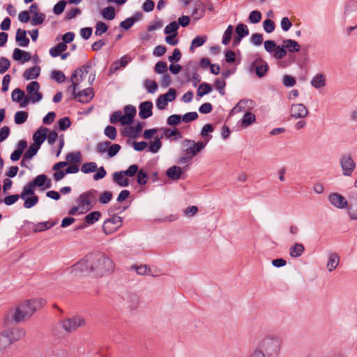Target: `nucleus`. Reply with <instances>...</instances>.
Listing matches in <instances>:
<instances>
[{"instance_id": "1", "label": "nucleus", "mask_w": 357, "mask_h": 357, "mask_svg": "<svg viewBox=\"0 0 357 357\" xmlns=\"http://www.w3.org/2000/svg\"><path fill=\"white\" fill-rule=\"evenodd\" d=\"M74 268L84 274L93 277H102L114 268L111 259L101 252L90 253L74 265Z\"/></svg>"}, {"instance_id": "2", "label": "nucleus", "mask_w": 357, "mask_h": 357, "mask_svg": "<svg viewBox=\"0 0 357 357\" xmlns=\"http://www.w3.org/2000/svg\"><path fill=\"white\" fill-rule=\"evenodd\" d=\"M281 345L282 340L280 337L268 335L259 342L257 348L264 353L266 357H278L280 351Z\"/></svg>"}, {"instance_id": "3", "label": "nucleus", "mask_w": 357, "mask_h": 357, "mask_svg": "<svg viewBox=\"0 0 357 357\" xmlns=\"http://www.w3.org/2000/svg\"><path fill=\"white\" fill-rule=\"evenodd\" d=\"M40 84L37 81H32L29 83L26 87L27 96L21 101L20 107H25L30 101L33 103L40 101L43 98V94L39 91Z\"/></svg>"}, {"instance_id": "4", "label": "nucleus", "mask_w": 357, "mask_h": 357, "mask_svg": "<svg viewBox=\"0 0 357 357\" xmlns=\"http://www.w3.org/2000/svg\"><path fill=\"white\" fill-rule=\"evenodd\" d=\"M36 311L32 300H27L16 307L13 319L17 323L22 321L26 317H30Z\"/></svg>"}, {"instance_id": "5", "label": "nucleus", "mask_w": 357, "mask_h": 357, "mask_svg": "<svg viewBox=\"0 0 357 357\" xmlns=\"http://www.w3.org/2000/svg\"><path fill=\"white\" fill-rule=\"evenodd\" d=\"M112 217L105 220L102 230L106 235H109L117 231L121 226L123 218L116 214H111Z\"/></svg>"}, {"instance_id": "6", "label": "nucleus", "mask_w": 357, "mask_h": 357, "mask_svg": "<svg viewBox=\"0 0 357 357\" xmlns=\"http://www.w3.org/2000/svg\"><path fill=\"white\" fill-rule=\"evenodd\" d=\"M62 328L68 333L76 331L79 327L85 324V319L79 315L66 318L61 321Z\"/></svg>"}, {"instance_id": "7", "label": "nucleus", "mask_w": 357, "mask_h": 357, "mask_svg": "<svg viewBox=\"0 0 357 357\" xmlns=\"http://www.w3.org/2000/svg\"><path fill=\"white\" fill-rule=\"evenodd\" d=\"M264 48L266 52H273V56L276 59H282L287 54L284 46L277 45L276 43L272 40H267L264 42Z\"/></svg>"}, {"instance_id": "8", "label": "nucleus", "mask_w": 357, "mask_h": 357, "mask_svg": "<svg viewBox=\"0 0 357 357\" xmlns=\"http://www.w3.org/2000/svg\"><path fill=\"white\" fill-rule=\"evenodd\" d=\"M249 68L250 71L255 70L257 76L261 78L266 75L269 66L261 57H257L252 62Z\"/></svg>"}, {"instance_id": "9", "label": "nucleus", "mask_w": 357, "mask_h": 357, "mask_svg": "<svg viewBox=\"0 0 357 357\" xmlns=\"http://www.w3.org/2000/svg\"><path fill=\"white\" fill-rule=\"evenodd\" d=\"M340 164L344 176H349L352 174L356 163L349 155H344L340 158Z\"/></svg>"}, {"instance_id": "10", "label": "nucleus", "mask_w": 357, "mask_h": 357, "mask_svg": "<svg viewBox=\"0 0 357 357\" xmlns=\"http://www.w3.org/2000/svg\"><path fill=\"white\" fill-rule=\"evenodd\" d=\"M185 146L188 148L185 150V153L194 157L197 153L200 152L206 146V142L199 141L195 142L192 139H185L183 142Z\"/></svg>"}, {"instance_id": "11", "label": "nucleus", "mask_w": 357, "mask_h": 357, "mask_svg": "<svg viewBox=\"0 0 357 357\" xmlns=\"http://www.w3.org/2000/svg\"><path fill=\"white\" fill-rule=\"evenodd\" d=\"M348 206L349 217L351 220H357V192H351L348 195Z\"/></svg>"}, {"instance_id": "12", "label": "nucleus", "mask_w": 357, "mask_h": 357, "mask_svg": "<svg viewBox=\"0 0 357 357\" xmlns=\"http://www.w3.org/2000/svg\"><path fill=\"white\" fill-rule=\"evenodd\" d=\"M308 111L302 103L293 104L290 107V116L294 119H303L307 116Z\"/></svg>"}, {"instance_id": "13", "label": "nucleus", "mask_w": 357, "mask_h": 357, "mask_svg": "<svg viewBox=\"0 0 357 357\" xmlns=\"http://www.w3.org/2000/svg\"><path fill=\"white\" fill-rule=\"evenodd\" d=\"M330 203L338 208H346L348 206V201L337 192L331 193L328 196Z\"/></svg>"}, {"instance_id": "14", "label": "nucleus", "mask_w": 357, "mask_h": 357, "mask_svg": "<svg viewBox=\"0 0 357 357\" xmlns=\"http://www.w3.org/2000/svg\"><path fill=\"white\" fill-rule=\"evenodd\" d=\"M153 103L151 101H144L139 106V116L142 119H146L153 115Z\"/></svg>"}, {"instance_id": "15", "label": "nucleus", "mask_w": 357, "mask_h": 357, "mask_svg": "<svg viewBox=\"0 0 357 357\" xmlns=\"http://www.w3.org/2000/svg\"><path fill=\"white\" fill-rule=\"evenodd\" d=\"M49 129L45 127H40L33 135V144L41 147V145L47 139V133Z\"/></svg>"}, {"instance_id": "16", "label": "nucleus", "mask_w": 357, "mask_h": 357, "mask_svg": "<svg viewBox=\"0 0 357 357\" xmlns=\"http://www.w3.org/2000/svg\"><path fill=\"white\" fill-rule=\"evenodd\" d=\"M93 97L92 88H87L82 90L73 96V98L79 102L87 103L92 100Z\"/></svg>"}, {"instance_id": "17", "label": "nucleus", "mask_w": 357, "mask_h": 357, "mask_svg": "<svg viewBox=\"0 0 357 357\" xmlns=\"http://www.w3.org/2000/svg\"><path fill=\"white\" fill-rule=\"evenodd\" d=\"M33 186L39 187L42 190L50 188L52 186L51 181L47 175L42 174L38 175L32 181Z\"/></svg>"}, {"instance_id": "18", "label": "nucleus", "mask_w": 357, "mask_h": 357, "mask_svg": "<svg viewBox=\"0 0 357 357\" xmlns=\"http://www.w3.org/2000/svg\"><path fill=\"white\" fill-rule=\"evenodd\" d=\"M137 110L136 108L132 105H128L124 107V115L123 126L130 125L133 123L135 116H136Z\"/></svg>"}, {"instance_id": "19", "label": "nucleus", "mask_w": 357, "mask_h": 357, "mask_svg": "<svg viewBox=\"0 0 357 357\" xmlns=\"http://www.w3.org/2000/svg\"><path fill=\"white\" fill-rule=\"evenodd\" d=\"M5 333L8 335L11 344L22 339L26 333L23 328H20L8 329Z\"/></svg>"}, {"instance_id": "20", "label": "nucleus", "mask_w": 357, "mask_h": 357, "mask_svg": "<svg viewBox=\"0 0 357 357\" xmlns=\"http://www.w3.org/2000/svg\"><path fill=\"white\" fill-rule=\"evenodd\" d=\"M27 147V142L21 139L17 144L16 149L10 154V158L12 161L15 162L20 160L24 149Z\"/></svg>"}, {"instance_id": "21", "label": "nucleus", "mask_w": 357, "mask_h": 357, "mask_svg": "<svg viewBox=\"0 0 357 357\" xmlns=\"http://www.w3.org/2000/svg\"><path fill=\"white\" fill-rule=\"evenodd\" d=\"M13 58L15 61H20L22 63L31 59V54L19 48H15L13 53Z\"/></svg>"}, {"instance_id": "22", "label": "nucleus", "mask_w": 357, "mask_h": 357, "mask_svg": "<svg viewBox=\"0 0 357 357\" xmlns=\"http://www.w3.org/2000/svg\"><path fill=\"white\" fill-rule=\"evenodd\" d=\"M160 130L162 131V134L160 136H163V138L170 139L174 137V139H177L182 137L181 132L176 128L171 129L169 128H161Z\"/></svg>"}, {"instance_id": "23", "label": "nucleus", "mask_w": 357, "mask_h": 357, "mask_svg": "<svg viewBox=\"0 0 357 357\" xmlns=\"http://www.w3.org/2000/svg\"><path fill=\"white\" fill-rule=\"evenodd\" d=\"M183 174V169L178 166H172L166 171V176L173 181H177L181 178Z\"/></svg>"}, {"instance_id": "24", "label": "nucleus", "mask_w": 357, "mask_h": 357, "mask_svg": "<svg viewBox=\"0 0 357 357\" xmlns=\"http://www.w3.org/2000/svg\"><path fill=\"white\" fill-rule=\"evenodd\" d=\"M15 40L21 47H27L29 44V38L26 36V31L18 29L16 31Z\"/></svg>"}, {"instance_id": "25", "label": "nucleus", "mask_w": 357, "mask_h": 357, "mask_svg": "<svg viewBox=\"0 0 357 357\" xmlns=\"http://www.w3.org/2000/svg\"><path fill=\"white\" fill-rule=\"evenodd\" d=\"M40 73V67L34 66L26 69L23 73V77L26 80L36 79L39 77Z\"/></svg>"}, {"instance_id": "26", "label": "nucleus", "mask_w": 357, "mask_h": 357, "mask_svg": "<svg viewBox=\"0 0 357 357\" xmlns=\"http://www.w3.org/2000/svg\"><path fill=\"white\" fill-rule=\"evenodd\" d=\"M282 46H284V49H287L290 53L298 52L301 49L299 43L292 39H284Z\"/></svg>"}, {"instance_id": "27", "label": "nucleus", "mask_w": 357, "mask_h": 357, "mask_svg": "<svg viewBox=\"0 0 357 357\" xmlns=\"http://www.w3.org/2000/svg\"><path fill=\"white\" fill-rule=\"evenodd\" d=\"M56 223L57 222L56 221L55 222L46 221V222H38L37 224H33L32 230L34 233L41 232V231H45V230H47V229L52 228V227L56 225Z\"/></svg>"}, {"instance_id": "28", "label": "nucleus", "mask_w": 357, "mask_h": 357, "mask_svg": "<svg viewBox=\"0 0 357 357\" xmlns=\"http://www.w3.org/2000/svg\"><path fill=\"white\" fill-rule=\"evenodd\" d=\"M122 171L116 172L113 174V180L121 187H127L129 185V180L126 178Z\"/></svg>"}, {"instance_id": "29", "label": "nucleus", "mask_w": 357, "mask_h": 357, "mask_svg": "<svg viewBox=\"0 0 357 357\" xmlns=\"http://www.w3.org/2000/svg\"><path fill=\"white\" fill-rule=\"evenodd\" d=\"M305 248L302 243H296L289 248V255L292 257H299L304 252Z\"/></svg>"}, {"instance_id": "30", "label": "nucleus", "mask_w": 357, "mask_h": 357, "mask_svg": "<svg viewBox=\"0 0 357 357\" xmlns=\"http://www.w3.org/2000/svg\"><path fill=\"white\" fill-rule=\"evenodd\" d=\"M92 68L91 62L88 61L86 62L84 65L82 67L77 68L73 73V79L76 78L78 75L82 77L84 73L87 74L89 72V70Z\"/></svg>"}, {"instance_id": "31", "label": "nucleus", "mask_w": 357, "mask_h": 357, "mask_svg": "<svg viewBox=\"0 0 357 357\" xmlns=\"http://www.w3.org/2000/svg\"><path fill=\"white\" fill-rule=\"evenodd\" d=\"M214 130V128L212 124L208 123L204 125L200 132V135L202 138H206V140L204 142H206V144L209 142V140L212 138V135H210V132H212Z\"/></svg>"}, {"instance_id": "32", "label": "nucleus", "mask_w": 357, "mask_h": 357, "mask_svg": "<svg viewBox=\"0 0 357 357\" xmlns=\"http://www.w3.org/2000/svg\"><path fill=\"white\" fill-rule=\"evenodd\" d=\"M256 120L255 115L250 112H246L241 120V126L243 128H247L253 123Z\"/></svg>"}, {"instance_id": "33", "label": "nucleus", "mask_w": 357, "mask_h": 357, "mask_svg": "<svg viewBox=\"0 0 357 357\" xmlns=\"http://www.w3.org/2000/svg\"><path fill=\"white\" fill-rule=\"evenodd\" d=\"M163 138V136H156L155 137L154 141H151L149 142V151L156 153L160 149L162 146L161 139Z\"/></svg>"}, {"instance_id": "34", "label": "nucleus", "mask_w": 357, "mask_h": 357, "mask_svg": "<svg viewBox=\"0 0 357 357\" xmlns=\"http://www.w3.org/2000/svg\"><path fill=\"white\" fill-rule=\"evenodd\" d=\"M100 217L101 213L100 211H92L84 217V221L87 224V225H91L97 222Z\"/></svg>"}, {"instance_id": "35", "label": "nucleus", "mask_w": 357, "mask_h": 357, "mask_svg": "<svg viewBox=\"0 0 357 357\" xmlns=\"http://www.w3.org/2000/svg\"><path fill=\"white\" fill-rule=\"evenodd\" d=\"M40 149V147L39 146L32 143L24 153V160L32 159L37 154Z\"/></svg>"}, {"instance_id": "36", "label": "nucleus", "mask_w": 357, "mask_h": 357, "mask_svg": "<svg viewBox=\"0 0 357 357\" xmlns=\"http://www.w3.org/2000/svg\"><path fill=\"white\" fill-rule=\"evenodd\" d=\"M311 84L316 89H319L326 85V79L323 74H317L314 75L312 80Z\"/></svg>"}, {"instance_id": "37", "label": "nucleus", "mask_w": 357, "mask_h": 357, "mask_svg": "<svg viewBox=\"0 0 357 357\" xmlns=\"http://www.w3.org/2000/svg\"><path fill=\"white\" fill-rule=\"evenodd\" d=\"M36 187L33 186V183L31 182H29L27 183L23 188L22 192L20 193V196L21 199H25L26 197H29V196L32 197L34 195H36L34 192V188Z\"/></svg>"}, {"instance_id": "38", "label": "nucleus", "mask_w": 357, "mask_h": 357, "mask_svg": "<svg viewBox=\"0 0 357 357\" xmlns=\"http://www.w3.org/2000/svg\"><path fill=\"white\" fill-rule=\"evenodd\" d=\"M207 36L203 35V36H197L191 43V45L190 47V50L191 52L194 51L195 47H199L202 46L207 40Z\"/></svg>"}, {"instance_id": "39", "label": "nucleus", "mask_w": 357, "mask_h": 357, "mask_svg": "<svg viewBox=\"0 0 357 357\" xmlns=\"http://www.w3.org/2000/svg\"><path fill=\"white\" fill-rule=\"evenodd\" d=\"M178 29L179 28L177 22L173 21L165 26L164 29V33L166 35H173V36H177Z\"/></svg>"}, {"instance_id": "40", "label": "nucleus", "mask_w": 357, "mask_h": 357, "mask_svg": "<svg viewBox=\"0 0 357 357\" xmlns=\"http://www.w3.org/2000/svg\"><path fill=\"white\" fill-rule=\"evenodd\" d=\"M66 162L72 164H79L82 160V154L79 151L70 152L66 156Z\"/></svg>"}, {"instance_id": "41", "label": "nucleus", "mask_w": 357, "mask_h": 357, "mask_svg": "<svg viewBox=\"0 0 357 357\" xmlns=\"http://www.w3.org/2000/svg\"><path fill=\"white\" fill-rule=\"evenodd\" d=\"M339 256L335 253H332L330 255L328 261L327 263L328 270L331 272L335 270L338 265L339 263Z\"/></svg>"}, {"instance_id": "42", "label": "nucleus", "mask_w": 357, "mask_h": 357, "mask_svg": "<svg viewBox=\"0 0 357 357\" xmlns=\"http://www.w3.org/2000/svg\"><path fill=\"white\" fill-rule=\"evenodd\" d=\"M66 49L67 45H64L63 43H59L50 50V54L52 57H57L60 56L63 52L66 51Z\"/></svg>"}, {"instance_id": "43", "label": "nucleus", "mask_w": 357, "mask_h": 357, "mask_svg": "<svg viewBox=\"0 0 357 357\" xmlns=\"http://www.w3.org/2000/svg\"><path fill=\"white\" fill-rule=\"evenodd\" d=\"M102 17L107 20H112L115 18V8L113 6L105 8L101 13Z\"/></svg>"}, {"instance_id": "44", "label": "nucleus", "mask_w": 357, "mask_h": 357, "mask_svg": "<svg viewBox=\"0 0 357 357\" xmlns=\"http://www.w3.org/2000/svg\"><path fill=\"white\" fill-rule=\"evenodd\" d=\"M212 91V87L210 84L204 82L202 83L197 91V96L199 97H202L208 93H209Z\"/></svg>"}, {"instance_id": "45", "label": "nucleus", "mask_w": 357, "mask_h": 357, "mask_svg": "<svg viewBox=\"0 0 357 357\" xmlns=\"http://www.w3.org/2000/svg\"><path fill=\"white\" fill-rule=\"evenodd\" d=\"M29 114L25 111H18L15 113L14 121L15 124L20 125L26 121Z\"/></svg>"}, {"instance_id": "46", "label": "nucleus", "mask_w": 357, "mask_h": 357, "mask_svg": "<svg viewBox=\"0 0 357 357\" xmlns=\"http://www.w3.org/2000/svg\"><path fill=\"white\" fill-rule=\"evenodd\" d=\"M26 97L25 93L20 88H17L13 91L11 98L14 102H21V101Z\"/></svg>"}, {"instance_id": "47", "label": "nucleus", "mask_w": 357, "mask_h": 357, "mask_svg": "<svg viewBox=\"0 0 357 357\" xmlns=\"http://www.w3.org/2000/svg\"><path fill=\"white\" fill-rule=\"evenodd\" d=\"M235 32L236 33V36L243 38L249 34L248 28L243 23H239L238 24H237V26H236Z\"/></svg>"}, {"instance_id": "48", "label": "nucleus", "mask_w": 357, "mask_h": 357, "mask_svg": "<svg viewBox=\"0 0 357 357\" xmlns=\"http://www.w3.org/2000/svg\"><path fill=\"white\" fill-rule=\"evenodd\" d=\"M97 170V165L94 162L84 163L81 167V171L84 174H90Z\"/></svg>"}, {"instance_id": "49", "label": "nucleus", "mask_w": 357, "mask_h": 357, "mask_svg": "<svg viewBox=\"0 0 357 357\" xmlns=\"http://www.w3.org/2000/svg\"><path fill=\"white\" fill-rule=\"evenodd\" d=\"M167 95L168 94H162L158 96L156 100V106L158 109L163 110L167 107L169 102V99L167 98Z\"/></svg>"}, {"instance_id": "50", "label": "nucleus", "mask_w": 357, "mask_h": 357, "mask_svg": "<svg viewBox=\"0 0 357 357\" xmlns=\"http://www.w3.org/2000/svg\"><path fill=\"white\" fill-rule=\"evenodd\" d=\"M234 31V27L232 25H229L224 32L222 43L227 45L229 43Z\"/></svg>"}, {"instance_id": "51", "label": "nucleus", "mask_w": 357, "mask_h": 357, "mask_svg": "<svg viewBox=\"0 0 357 357\" xmlns=\"http://www.w3.org/2000/svg\"><path fill=\"white\" fill-rule=\"evenodd\" d=\"M149 179L148 174L142 169H139L137 174V182L140 185H144L147 183Z\"/></svg>"}, {"instance_id": "52", "label": "nucleus", "mask_w": 357, "mask_h": 357, "mask_svg": "<svg viewBox=\"0 0 357 357\" xmlns=\"http://www.w3.org/2000/svg\"><path fill=\"white\" fill-rule=\"evenodd\" d=\"M109 121L112 124H116L118 122H120L121 125H123V122H125L123 120V115L120 110L116 111L112 113L110 116Z\"/></svg>"}, {"instance_id": "53", "label": "nucleus", "mask_w": 357, "mask_h": 357, "mask_svg": "<svg viewBox=\"0 0 357 357\" xmlns=\"http://www.w3.org/2000/svg\"><path fill=\"white\" fill-rule=\"evenodd\" d=\"M58 129L61 131L67 130L71 126L70 119L68 116L60 119L58 122Z\"/></svg>"}, {"instance_id": "54", "label": "nucleus", "mask_w": 357, "mask_h": 357, "mask_svg": "<svg viewBox=\"0 0 357 357\" xmlns=\"http://www.w3.org/2000/svg\"><path fill=\"white\" fill-rule=\"evenodd\" d=\"M11 344L8 335L3 331L0 334V351L6 349Z\"/></svg>"}, {"instance_id": "55", "label": "nucleus", "mask_w": 357, "mask_h": 357, "mask_svg": "<svg viewBox=\"0 0 357 357\" xmlns=\"http://www.w3.org/2000/svg\"><path fill=\"white\" fill-rule=\"evenodd\" d=\"M22 199L24 200L23 206L26 208H30L34 206L35 205H36L38 204V202L39 201V198H38V195H34V196H32L30 197H26V198Z\"/></svg>"}, {"instance_id": "56", "label": "nucleus", "mask_w": 357, "mask_h": 357, "mask_svg": "<svg viewBox=\"0 0 357 357\" xmlns=\"http://www.w3.org/2000/svg\"><path fill=\"white\" fill-rule=\"evenodd\" d=\"M51 78L57 83L61 84L65 81L66 75L62 71L54 70L51 73Z\"/></svg>"}, {"instance_id": "57", "label": "nucleus", "mask_w": 357, "mask_h": 357, "mask_svg": "<svg viewBox=\"0 0 357 357\" xmlns=\"http://www.w3.org/2000/svg\"><path fill=\"white\" fill-rule=\"evenodd\" d=\"M45 19V15L43 13H35L33 17L31 20L33 26L42 24Z\"/></svg>"}, {"instance_id": "58", "label": "nucleus", "mask_w": 357, "mask_h": 357, "mask_svg": "<svg viewBox=\"0 0 357 357\" xmlns=\"http://www.w3.org/2000/svg\"><path fill=\"white\" fill-rule=\"evenodd\" d=\"M144 86L149 93H155L158 87L156 82L150 79H146L144 82Z\"/></svg>"}, {"instance_id": "59", "label": "nucleus", "mask_w": 357, "mask_h": 357, "mask_svg": "<svg viewBox=\"0 0 357 357\" xmlns=\"http://www.w3.org/2000/svg\"><path fill=\"white\" fill-rule=\"evenodd\" d=\"M104 133L111 140H114L117 136L116 129L113 126H107L105 128Z\"/></svg>"}, {"instance_id": "60", "label": "nucleus", "mask_w": 357, "mask_h": 357, "mask_svg": "<svg viewBox=\"0 0 357 357\" xmlns=\"http://www.w3.org/2000/svg\"><path fill=\"white\" fill-rule=\"evenodd\" d=\"M168 70L167 64L165 61H158L154 67V71L158 74H163L167 73Z\"/></svg>"}, {"instance_id": "61", "label": "nucleus", "mask_w": 357, "mask_h": 357, "mask_svg": "<svg viewBox=\"0 0 357 357\" xmlns=\"http://www.w3.org/2000/svg\"><path fill=\"white\" fill-rule=\"evenodd\" d=\"M67 2L65 0L59 1L53 8V12L55 15H61L66 8Z\"/></svg>"}, {"instance_id": "62", "label": "nucleus", "mask_w": 357, "mask_h": 357, "mask_svg": "<svg viewBox=\"0 0 357 357\" xmlns=\"http://www.w3.org/2000/svg\"><path fill=\"white\" fill-rule=\"evenodd\" d=\"M108 26L103 22H98L96 25L95 35L100 36L102 33L107 32Z\"/></svg>"}, {"instance_id": "63", "label": "nucleus", "mask_w": 357, "mask_h": 357, "mask_svg": "<svg viewBox=\"0 0 357 357\" xmlns=\"http://www.w3.org/2000/svg\"><path fill=\"white\" fill-rule=\"evenodd\" d=\"M182 121V116L179 114H172L167 119V123L171 126L178 125Z\"/></svg>"}, {"instance_id": "64", "label": "nucleus", "mask_w": 357, "mask_h": 357, "mask_svg": "<svg viewBox=\"0 0 357 357\" xmlns=\"http://www.w3.org/2000/svg\"><path fill=\"white\" fill-rule=\"evenodd\" d=\"M248 20L252 24L259 23L261 20V13L259 10L252 11L248 17Z\"/></svg>"}]
</instances>
